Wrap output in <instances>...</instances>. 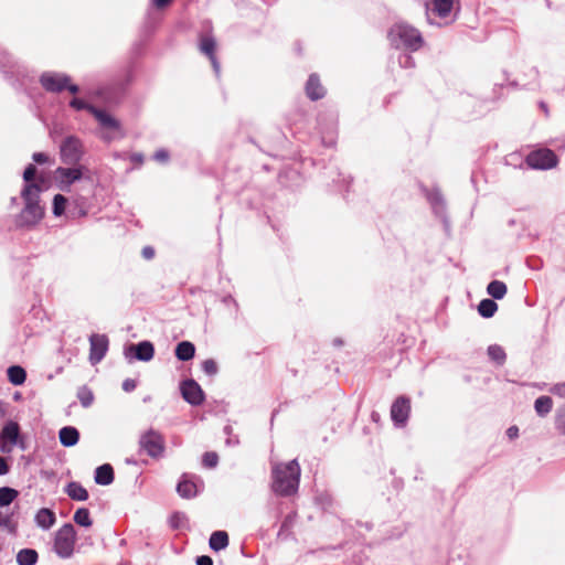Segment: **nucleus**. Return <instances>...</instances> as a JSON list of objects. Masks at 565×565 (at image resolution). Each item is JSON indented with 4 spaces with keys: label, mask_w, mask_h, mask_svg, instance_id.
Listing matches in <instances>:
<instances>
[{
    "label": "nucleus",
    "mask_w": 565,
    "mask_h": 565,
    "mask_svg": "<svg viewBox=\"0 0 565 565\" xmlns=\"http://www.w3.org/2000/svg\"><path fill=\"white\" fill-rule=\"evenodd\" d=\"M68 106L75 111L85 110L94 116L100 128L98 137L104 142L109 143L117 137L124 136L120 121L105 109L98 108L78 96H73Z\"/></svg>",
    "instance_id": "obj_1"
},
{
    "label": "nucleus",
    "mask_w": 565,
    "mask_h": 565,
    "mask_svg": "<svg viewBox=\"0 0 565 565\" xmlns=\"http://www.w3.org/2000/svg\"><path fill=\"white\" fill-rule=\"evenodd\" d=\"M273 491L281 497H289L297 492L300 481V467L296 459L287 463H277L273 467Z\"/></svg>",
    "instance_id": "obj_2"
},
{
    "label": "nucleus",
    "mask_w": 565,
    "mask_h": 565,
    "mask_svg": "<svg viewBox=\"0 0 565 565\" xmlns=\"http://www.w3.org/2000/svg\"><path fill=\"white\" fill-rule=\"evenodd\" d=\"M387 39L392 47L405 52H417L425 43L420 31L405 21L395 22L387 32Z\"/></svg>",
    "instance_id": "obj_3"
},
{
    "label": "nucleus",
    "mask_w": 565,
    "mask_h": 565,
    "mask_svg": "<svg viewBox=\"0 0 565 565\" xmlns=\"http://www.w3.org/2000/svg\"><path fill=\"white\" fill-rule=\"evenodd\" d=\"M40 193L41 186L38 183H29L23 186L21 195L25 205L17 220L19 226H34L42 220L44 209L39 204Z\"/></svg>",
    "instance_id": "obj_4"
},
{
    "label": "nucleus",
    "mask_w": 565,
    "mask_h": 565,
    "mask_svg": "<svg viewBox=\"0 0 565 565\" xmlns=\"http://www.w3.org/2000/svg\"><path fill=\"white\" fill-rule=\"evenodd\" d=\"M0 73L13 86H21L29 76L26 65L14 54L0 47Z\"/></svg>",
    "instance_id": "obj_5"
},
{
    "label": "nucleus",
    "mask_w": 565,
    "mask_h": 565,
    "mask_svg": "<svg viewBox=\"0 0 565 565\" xmlns=\"http://www.w3.org/2000/svg\"><path fill=\"white\" fill-rule=\"evenodd\" d=\"M61 162L66 166L78 164L85 156L83 140L75 135L65 136L58 146Z\"/></svg>",
    "instance_id": "obj_6"
},
{
    "label": "nucleus",
    "mask_w": 565,
    "mask_h": 565,
    "mask_svg": "<svg viewBox=\"0 0 565 565\" xmlns=\"http://www.w3.org/2000/svg\"><path fill=\"white\" fill-rule=\"evenodd\" d=\"M76 543V531L72 523L63 524L54 534L53 551L63 559L74 554Z\"/></svg>",
    "instance_id": "obj_7"
},
{
    "label": "nucleus",
    "mask_w": 565,
    "mask_h": 565,
    "mask_svg": "<svg viewBox=\"0 0 565 565\" xmlns=\"http://www.w3.org/2000/svg\"><path fill=\"white\" fill-rule=\"evenodd\" d=\"M139 448L152 459L162 458L166 451V440L161 433L152 428L142 433L139 437Z\"/></svg>",
    "instance_id": "obj_8"
},
{
    "label": "nucleus",
    "mask_w": 565,
    "mask_h": 565,
    "mask_svg": "<svg viewBox=\"0 0 565 565\" xmlns=\"http://www.w3.org/2000/svg\"><path fill=\"white\" fill-rule=\"evenodd\" d=\"M526 163L535 170H550L557 166L558 158L555 152L548 148H541L531 151L526 156Z\"/></svg>",
    "instance_id": "obj_9"
},
{
    "label": "nucleus",
    "mask_w": 565,
    "mask_h": 565,
    "mask_svg": "<svg viewBox=\"0 0 565 565\" xmlns=\"http://www.w3.org/2000/svg\"><path fill=\"white\" fill-rule=\"evenodd\" d=\"M85 170L87 169L82 164L58 167L55 170V180L57 182V186L62 191H70L72 184L83 178Z\"/></svg>",
    "instance_id": "obj_10"
},
{
    "label": "nucleus",
    "mask_w": 565,
    "mask_h": 565,
    "mask_svg": "<svg viewBox=\"0 0 565 565\" xmlns=\"http://www.w3.org/2000/svg\"><path fill=\"white\" fill-rule=\"evenodd\" d=\"M67 74L56 71H44L39 76L41 87L50 94H60L64 92L67 84Z\"/></svg>",
    "instance_id": "obj_11"
},
{
    "label": "nucleus",
    "mask_w": 565,
    "mask_h": 565,
    "mask_svg": "<svg viewBox=\"0 0 565 565\" xmlns=\"http://www.w3.org/2000/svg\"><path fill=\"white\" fill-rule=\"evenodd\" d=\"M318 126L322 142L328 147H332L335 142L338 116L334 113L320 114L318 117Z\"/></svg>",
    "instance_id": "obj_12"
},
{
    "label": "nucleus",
    "mask_w": 565,
    "mask_h": 565,
    "mask_svg": "<svg viewBox=\"0 0 565 565\" xmlns=\"http://www.w3.org/2000/svg\"><path fill=\"white\" fill-rule=\"evenodd\" d=\"M20 437V426L17 422L9 420L0 430V451L10 454L13 447L18 445Z\"/></svg>",
    "instance_id": "obj_13"
},
{
    "label": "nucleus",
    "mask_w": 565,
    "mask_h": 565,
    "mask_svg": "<svg viewBox=\"0 0 565 565\" xmlns=\"http://www.w3.org/2000/svg\"><path fill=\"white\" fill-rule=\"evenodd\" d=\"M109 340L106 334L94 333L89 337V362L99 363L108 351Z\"/></svg>",
    "instance_id": "obj_14"
},
{
    "label": "nucleus",
    "mask_w": 565,
    "mask_h": 565,
    "mask_svg": "<svg viewBox=\"0 0 565 565\" xmlns=\"http://www.w3.org/2000/svg\"><path fill=\"white\" fill-rule=\"evenodd\" d=\"M154 347L148 341L143 340L137 344H130L125 349V356L128 360L135 359L142 362H149L153 359Z\"/></svg>",
    "instance_id": "obj_15"
},
{
    "label": "nucleus",
    "mask_w": 565,
    "mask_h": 565,
    "mask_svg": "<svg viewBox=\"0 0 565 565\" xmlns=\"http://www.w3.org/2000/svg\"><path fill=\"white\" fill-rule=\"evenodd\" d=\"M215 50L216 41L211 34L200 36L199 51L210 60L215 76L220 77L221 64L215 55Z\"/></svg>",
    "instance_id": "obj_16"
},
{
    "label": "nucleus",
    "mask_w": 565,
    "mask_h": 565,
    "mask_svg": "<svg viewBox=\"0 0 565 565\" xmlns=\"http://www.w3.org/2000/svg\"><path fill=\"white\" fill-rule=\"evenodd\" d=\"M426 199L428 200L434 214L448 226L447 205L441 191L438 188H433L425 191Z\"/></svg>",
    "instance_id": "obj_17"
},
{
    "label": "nucleus",
    "mask_w": 565,
    "mask_h": 565,
    "mask_svg": "<svg viewBox=\"0 0 565 565\" xmlns=\"http://www.w3.org/2000/svg\"><path fill=\"white\" fill-rule=\"evenodd\" d=\"M411 413V401L406 396L397 397L391 407V418L395 426L406 425Z\"/></svg>",
    "instance_id": "obj_18"
},
{
    "label": "nucleus",
    "mask_w": 565,
    "mask_h": 565,
    "mask_svg": "<svg viewBox=\"0 0 565 565\" xmlns=\"http://www.w3.org/2000/svg\"><path fill=\"white\" fill-rule=\"evenodd\" d=\"M180 391L184 401L193 406H199L204 402L205 395L202 387L192 379L183 381Z\"/></svg>",
    "instance_id": "obj_19"
},
{
    "label": "nucleus",
    "mask_w": 565,
    "mask_h": 565,
    "mask_svg": "<svg viewBox=\"0 0 565 565\" xmlns=\"http://www.w3.org/2000/svg\"><path fill=\"white\" fill-rule=\"evenodd\" d=\"M550 393L564 399V403L557 407L555 412V429L565 437V382L554 384L550 390Z\"/></svg>",
    "instance_id": "obj_20"
},
{
    "label": "nucleus",
    "mask_w": 565,
    "mask_h": 565,
    "mask_svg": "<svg viewBox=\"0 0 565 565\" xmlns=\"http://www.w3.org/2000/svg\"><path fill=\"white\" fill-rule=\"evenodd\" d=\"M455 4L459 6V0H429L427 11L440 19H447L450 17Z\"/></svg>",
    "instance_id": "obj_21"
},
{
    "label": "nucleus",
    "mask_w": 565,
    "mask_h": 565,
    "mask_svg": "<svg viewBox=\"0 0 565 565\" xmlns=\"http://www.w3.org/2000/svg\"><path fill=\"white\" fill-rule=\"evenodd\" d=\"M306 95L311 100H319L324 97L326 88L321 84L320 77L318 74H310L306 85H305Z\"/></svg>",
    "instance_id": "obj_22"
},
{
    "label": "nucleus",
    "mask_w": 565,
    "mask_h": 565,
    "mask_svg": "<svg viewBox=\"0 0 565 565\" xmlns=\"http://www.w3.org/2000/svg\"><path fill=\"white\" fill-rule=\"evenodd\" d=\"M34 522L40 529L47 531L55 524L56 515L51 509L41 508L34 516Z\"/></svg>",
    "instance_id": "obj_23"
},
{
    "label": "nucleus",
    "mask_w": 565,
    "mask_h": 565,
    "mask_svg": "<svg viewBox=\"0 0 565 565\" xmlns=\"http://www.w3.org/2000/svg\"><path fill=\"white\" fill-rule=\"evenodd\" d=\"M177 492L184 499H192L198 494L196 483L192 478L183 475L177 486Z\"/></svg>",
    "instance_id": "obj_24"
},
{
    "label": "nucleus",
    "mask_w": 565,
    "mask_h": 565,
    "mask_svg": "<svg viewBox=\"0 0 565 565\" xmlns=\"http://www.w3.org/2000/svg\"><path fill=\"white\" fill-rule=\"evenodd\" d=\"M58 438L64 447H73L79 440V431L73 426H64L58 431Z\"/></svg>",
    "instance_id": "obj_25"
},
{
    "label": "nucleus",
    "mask_w": 565,
    "mask_h": 565,
    "mask_svg": "<svg viewBox=\"0 0 565 565\" xmlns=\"http://www.w3.org/2000/svg\"><path fill=\"white\" fill-rule=\"evenodd\" d=\"M95 482L100 486H108L114 481V469L109 463H104L96 468Z\"/></svg>",
    "instance_id": "obj_26"
},
{
    "label": "nucleus",
    "mask_w": 565,
    "mask_h": 565,
    "mask_svg": "<svg viewBox=\"0 0 565 565\" xmlns=\"http://www.w3.org/2000/svg\"><path fill=\"white\" fill-rule=\"evenodd\" d=\"M175 356L182 362L190 361L195 355V347L190 341H181L175 347Z\"/></svg>",
    "instance_id": "obj_27"
},
{
    "label": "nucleus",
    "mask_w": 565,
    "mask_h": 565,
    "mask_svg": "<svg viewBox=\"0 0 565 565\" xmlns=\"http://www.w3.org/2000/svg\"><path fill=\"white\" fill-rule=\"evenodd\" d=\"M64 491L71 499L76 501H86L88 499L87 490L76 481L68 482Z\"/></svg>",
    "instance_id": "obj_28"
},
{
    "label": "nucleus",
    "mask_w": 565,
    "mask_h": 565,
    "mask_svg": "<svg viewBox=\"0 0 565 565\" xmlns=\"http://www.w3.org/2000/svg\"><path fill=\"white\" fill-rule=\"evenodd\" d=\"M210 548L218 552L228 546V534L225 531H214L209 540Z\"/></svg>",
    "instance_id": "obj_29"
},
{
    "label": "nucleus",
    "mask_w": 565,
    "mask_h": 565,
    "mask_svg": "<svg viewBox=\"0 0 565 565\" xmlns=\"http://www.w3.org/2000/svg\"><path fill=\"white\" fill-rule=\"evenodd\" d=\"M8 380L11 384L22 385L26 380V372L20 365H11L7 370Z\"/></svg>",
    "instance_id": "obj_30"
},
{
    "label": "nucleus",
    "mask_w": 565,
    "mask_h": 565,
    "mask_svg": "<svg viewBox=\"0 0 565 565\" xmlns=\"http://www.w3.org/2000/svg\"><path fill=\"white\" fill-rule=\"evenodd\" d=\"M39 559V554L33 548H22L17 554L18 565H35Z\"/></svg>",
    "instance_id": "obj_31"
},
{
    "label": "nucleus",
    "mask_w": 565,
    "mask_h": 565,
    "mask_svg": "<svg viewBox=\"0 0 565 565\" xmlns=\"http://www.w3.org/2000/svg\"><path fill=\"white\" fill-rule=\"evenodd\" d=\"M507 285L501 280H492L487 286V292L494 300H500L507 295Z\"/></svg>",
    "instance_id": "obj_32"
},
{
    "label": "nucleus",
    "mask_w": 565,
    "mask_h": 565,
    "mask_svg": "<svg viewBox=\"0 0 565 565\" xmlns=\"http://www.w3.org/2000/svg\"><path fill=\"white\" fill-rule=\"evenodd\" d=\"M553 407V401L550 396L542 395L534 402V409L540 417H545Z\"/></svg>",
    "instance_id": "obj_33"
},
{
    "label": "nucleus",
    "mask_w": 565,
    "mask_h": 565,
    "mask_svg": "<svg viewBox=\"0 0 565 565\" xmlns=\"http://www.w3.org/2000/svg\"><path fill=\"white\" fill-rule=\"evenodd\" d=\"M498 310L494 299H482L478 305V312L483 318H492Z\"/></svg>",
    "instance_id": "obj_34"
},
{
    "label": "nucleus",
    "mask_w": 565,
    "mask_h": 565,
    "mask_svg": "<svg viewBox=\"0 0 565 565\" xmlns=\"http://www.w3.org/2000/svg\"><path fill=\"white\" fill-rule=\"evenodd\" d=\"M488 356L491 361H493L497 365H503L507 360V354L503 348L499 344H491L487 350Z\"/></svg>",
    "instance_id": "obj_35"
},
{
    "label": "nucleus",
    "mask_w": 565,
    "mask_h": 565,
    "mask_svg": "<svg viewBox=\"0 0 565 565\" xmlns=\"http://www.w3.org/2000/svg\"><path fill=\"white\" fill-rule=\"evenodd\" d=\"M19 495V491L11 487L0 488V507L10 505Z\"/></svg>",
    "instance_id": "obj_36"
},
{
    "label": "nucleus",
    "mask_w": 565,
    "mask_h": 565,
    "mask_svg": "<svg viewBox=\"0 0 565 565\" xmlns=\"http://www.w3.org/2000/svg\"><path fill=\"white\" fill-rule=\"evenodd\" d=\"M73 520L76 524L89 527L93 524L88 509L79 508L75 511Z\"/></svg>",
    "instance_id": "obj_37"
},
{
    "label": "nucleus",
    "mask_w": 565,
    "mask_h": 565,
    "mask_svg": "<svg viewBox=\"0 0 565 565\" xmlns=\"http://www.w3.org/2000/svg\"><path fill=\"white\" fill-rule=\"evenodd\" d=\"M67 199L63 194H55L52 202V212L54 216H61L65 212Z\"/></svg>",
    "instance_id": "obj_38"
},
{
    "label": "nucleus",
    "mask_w": 565,
    "mask_h": 565,
    "mask_svg": "<svg viewBox=\"0 0 565 565\" xmlns=\"http://www.w3.org/2000/svg\"><path fill=\"white\" fill-rule=\"evenodd\" d=\"M0 527L6 529L11 534L17 532L18 523L13 520V513L2 514Z\"/></svg>",
    "instance_id": "obj_39"
},
{
    "label": "nucleus",
    "mask_w": 565,
    "mask_h": 565,
    "mask_svg": "<svg viewBox=\"0 0 565 565\" xmlns=\"http://www.w3.org/2000/svg\"><path fill=\"white\" fill-rule=\"evenodd\" d=\"M222 303L226 306L232 316L237 317L239 306L236 299L232 295H226L222 298Z\"/></svg>",
    "instance_id": "obj_40"
},
{
    "label": "nucleus",
    "mask_w": 565,
    "mask_h": 565,
    "mask_svg": "<svg viewBox=\"0 0 565 565\" xmlns=\"http://www.w3.org/2000/svg\"><path fill=\"white\" fill-rule=\"evenodd\" d=\"M77 397L83 407H89L94 401L93 393L86 387H82L78 391Z\"/></svg>",
    "instance_id": "obj_41"
},
{
    "label": "nucleus",
    "mask_w": 565,
    "mask_h": 565,
    "mask_svg": "<svg viewBox=\"0 0 565 565\" xmlns=\"http://www.w3.org/2000/svg\"><path fill=\"white\" fill-rule=\"evenodd\" d=\"M202 370L209 376H214L218 372V366L213 359H207L202 362Z\"/></svg>",
    "instance_id": "obj_42"
},
{
    "label": "nucleus",
    "mask_w": 565,
    "mask_h": 565,
    "mask_svg": "<svg viewBox=\"0 0 565 565\" xmlns=\"http://www.w3.org/2000/svg\"><path fill=\"white\" fill-rule=\"evenodd\" d=\"M202 463L206 468H215L218 463V456L214 451H207L203 455Z\"/></svg>",
    "instance_id": "obj_43"
},
{
    "label": "nucleus",
    "mask_w": 565,
    "mask_h": 565,
    "mask_svg": "<svg viewBox=\"0 0 565 565\" xmlns=\"http://www.w3.org/2000/svg\"><path fill=\"white\" fill-rule=\"evenodd\" d=\"M408 53L409 52H404L398 56V64L403 68H414L416 65L414 57Z\"/></svg>",
    "instance_id": "obj_44"
},
{
    "label": "nucleus",
    "mask_w": 565,
    "mask_h": 565,
    "mask_svg": "<svg viewBox=\"0 0 565 565\" xmlns=\"http://www.w3.org/2000/svg\"><path fill=\"white\" fill-rule=\"evenodd\" d=\"M152 159L158 162V163H161V164H168L169 161H170V153L167 149L164 148H161V149H158L153 154H152Z\"/></svg>",
    "instance_id": "obj_45"
},
{
    "label": "nucleus",
    "mask_w": 565,
    "mask_h": 565,
    "mask_svg": "<svg viewBox=\"0 0 565 565\" xmlns=\"http://www.w3.org/2000/svg\"><path fill=\"white\" fill-rule=\"evenodd\" d=\"M38 169L34 164L30 163L26 166V168L23 171V180L25 181V184L34 183L33 180L36 175Z\"/></svg>",
    "instance_id": "obj_46"
},
{
    "label": "nucleus",
    "mask_w": 565,
    "mask_h": 565,
    "mask_svg": "<svg viewBox=\"0 0 565 565\" xmlns=\"http://www.w3.org/2000/svg\"><path fill=\"white\" fill-rule=\"evenodd\" d=\"M186 521V516L184 513L174 512L170 519V524L173 529H180L183 526Z\"/></svg>",
    "instance_id": "obj_47"
},
{
    "label": "nucleus",
    "mask_w": 565,
    "mask_h": 565,
    "mask_svg": "<svg viewBox=\"0 0 565 565\" xmlns=\"http://www.w3.org/2000/svg\"><path fill=\"white\" fill-rule=\"evenodd\" d=\"M64 90H67L73 96H76L79 93L81 89H79V86L77 84H74L72 82V77L68 75L67 76V84H65Z\"/></svg>",
    "instance_id": "obj_48"
},
{
    "label": "nucleus",
    "mask_w": 565,
    "mask_h": 565,
    "mask_svg": "<svg viewBox=\"0 0 565 565\" xmlns=\"http://www.w3.org/2000/svg\"><path fill=\"white\" fill-rule=\"evenodd\" d=\"M32 159L38 164H44L49 161V156L44 152H34Z\"/></svg>",
    "instance_id": "obj_49"
},
{
    "label": "nucleus",
    "mask_w": 565,
    "mask_h": 565,
    "mask_svg": "<svg viewBox=\"0 0 565 565\" xmlns=\"http://www.w3.org/2000/svg\"><path fill=\"white\" fill-rule=\"evenodd\" d=\"M130 161L136 166L140 167L145 162V156L141 152H134L129 157Z\"/></svg>",
    "instance_id": "obj_50"
},
{
    "label": "nucleus",
    "mask_w": 565,
    "mask_h": 565,
    "mask_svg": "<svg viewBox=\"0 0 565 565\" xmlns=\"http://www.w3.org/2000/svg\"><path fill=\"white\" fill-rule=\"evenodd\" d=\"M137 387V382L132 379H126L124 382H122V390L125 392H132L135 388Z\"/></svg>",
    "instance_id": "obj_51"
},
{
    "label": "nucleus",
    "mask_w": 565,
    "mask_h": 565,
    "mask_svg": "<svg viewBox=\"0 0 565 565\" xmlns=\"http://www.w3.org/2000/svg\"><path fill=\"white\" fill-rule=\"evenodd\" d=\"M172 3V0H151V6L158 10H162L169 7Z\"/></svg>",
    "instance_id": "obj_52"
},
{
    "label": "nucleus",
    "mask_w": 565,
    "mask_h": 565,
    "mask_svg": "<svg viewBox=\"0 0 565 565\" xmlns=\"http://www.w3.org/2000/svg\"><path fill=\"white\" fill-rule=\"evenodd\" d=\"M141 255L145 259L147 260H150L154 257L156 255V252H154V248L151 247V246H145L142 249H141Z\"/></svg>",
    "instance_id": "obj_53"
},
{
    "label": "nucleus",
    "mask_w": 565,
    "mask_h": 565,
    "mask_svg": "<svg viewBox=\"0 0 565 565\" xmlns=\"http://www.w3.org/2000/svg\"><path fill=\"white\" fill-rule=\"evenodd\" d=\"M196 565H213V559L209 555H201L196 557Z\"/></svg>",
    "instance_id": "obj_54"
},
{
    "label": "nucleus",
    "mask_w": 565,
    "mask_h": 565,
    "mask_svg": "<svg viewBox=\"0 0 565 565\" xmlns=\"http://www.w3.org/2000/svg\"><path fill=\"white\" fill-rule=\"evenodd\" d=\"M10 471V466L7 460L0 456V476H4Z\"/></svg>",
    "instance_id": "obj_55"
},
{
    "label": "nucleus",
    "mask_w": 565,
    "mask_h": 565,
    "mask_svg": "<svg viewBox=\"0 0 565 565\" xmlns=\"http://www.w3.org/2000/svg\"><path fill=\"white\" fill-rule=\"evenodd\" d=\"M507 436L510 438V439H514L519 436V428L516 426H510L508 429H507Z\"/></svg>",
    "instance_id": "obj_56"
},
{
    "label": "nucleus",
    "mask_w": 565,
    "mask_h": 565,
    "mask_svg": "<svg viewBox=\"0 0 565 565\" xmlns=\"http://www.w3.org/2000/svg\"><path fill=\"white\" fill-rule=\"evenodd\" d=\"M351 178L349 175H344L342 173H338V180H333V182L337 183H343L344 185H348L350 183Z\"/></svg>",
    "instance_id": "obj_57"
},
{
    "label": "nucleus",
    "mask_w": 565,
    "mask_h": 565,
    "mask_svg": "<svg viewBox=\"0 0 565 565\" xmlns=\"http://www.w3.org/2000/svg\"><path fill=\"white\" fill-rule=\"evenodd\" d=\"M333 347L340 348L343 345V340L341 338H335L332 341Z\"/></svg>",
    "instance_id": "obj_58"
},
{
    "label": "nucleus",
    "mask_w": 565,
    "mask_h": 565,
    "mask_svg": "<svg viewBox=\"0 0 565 565\" xmlns=\"http://www.w3.org/2000/svg\"><path fill=\"white\" fill-rule=\"evenodd\" d=\"M21 450H25L26 449V445L25 443L19 437V441H18V445H17Z\"/></svg>",
    "instance_id": "obj_59"
},
{
    "label": "nucleus",
    "mask_w": 565,
    "mask_h": 565,
    "mask_svg": "<svg viewBox=\"0 0 565 565\" xmlns=\"http://www.w3.org/2000/svg\"><path fill=\"white\" fill-rule=\"evenodd\" d=\"M234 443V439H227V444Z\"/></svg>",
    "instance_id": "obj_60"
},
{
    "label": "nucleus",
    "mask_w": 565,
    "mask_h": 565,
    "mask_svg": "<svg viewBox=\"0 0 565 565\" xmlns=\"http://www.w3.org/2000/svg\"><path fill=\"white\" fill-rule=\"evenodd\" d=\"M234 443V439H227V444Z\"/></svg>",
    "instance_id": "obj_61"
}]
</instances>
